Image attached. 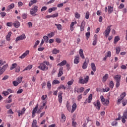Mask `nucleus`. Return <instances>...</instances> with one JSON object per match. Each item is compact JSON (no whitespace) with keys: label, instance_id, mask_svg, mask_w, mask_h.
Returning <instances> with one entry per match:
<instances>
[{"label":"nucleus","instance_id":"f257e3e1","mask_svg":"<svg viewBox=\"0 0 127 127\" xmlns=\"http://www.w3.org/2000/svg\"><path fill=\"white\" fill-rule=\"evenodd\" d=\"M37 11H38V6H35L30 10V13L31 15H32L33 16H35L37 15V14H36V12H37Z\"/></svg>","mask_w":127,"mask_h":127},{"label":"nucleus","instance_id":"f03ea898","mask_svg":"<svg viewBox=\"0 0 127 127\" xmlns=\"http://www.w3.org/2000/svg\"><path fill=\"white\" fill-rule=\"evenodd\" d=\"M100 100L102 104H103L104 106H108V105L110 104V101L109 100H108V99H105V98H104V96L103 95L100 96Z\"/></svg>","mask_w":127,"mask_h":127},{"label":"nucleus","instance_id":"7ed1b4c3","mask_svg":"<svg viewBox=\"0 0 127 127\" xmlns=\"http://www.w3.org/2000/svg\"><path fill=\"white\" fill-rule=\"evenodd\" d=\"M111 27H112V25L108 26L105 32L103 33L104 35H105L106 38H108V37L111 32Z\"/></svg>","mask_w":127,"mask_h":127},{"label":"nucleus","instance_id":"20e7f679","mask_svg":"<svg viewBox=\"0 0 127 127\" xmlns=\"http://www.w3.org/2000/svg\"><path fill=\"white\" fill-rule=\"evenodd\" d=\"M84 90L85 88H84V87H80V88H79L78 86H75L74 88V93H83Z\"/></svg>","mask_w":127,"mask_h":127},{"label":"nucleus","instance_id":"39448f33","mask_svg":"<svg viewBox=\"0 0 127 127\" xmlns=\"http://www.w3.org/2000/svg\"><path fill=\"white\" fill-rule=\"evenodd\" d=\"M38 68L42 71H47V70H48V66H47L44 63L41 64Z\"/></svg>","mask_w":127,"mask_h":127},{"label":"nucleus","instance_id":"423d86ee","mask_svg":"<svg viewBox=\"0 0 127 127\" xmlns=\"http://www.w3.org/2000/svg\"><path fill=\"white\" fill-rule=\"evenodd\" d=\"M93 105L95 106L97 110H100V109H101V102L99 100H97L94 102L93 103Z\"/></svg>","mask_w":127,"mask_h":127},{"label":"nucleus","instance_id":"0eeeda50","mask_svg":"<svg viewBox=\"0 0 127 127\" xmlns=\"http://www.w3.org/2000/svg\"><path fill=\"white\" fill-rule=\"evenodd\" d=\"M126 96H127L126 92H123L122 93V94L120 95V98L118 100V105H120V104H121V102H122V101L124 99V98H125Z\"/></svg>","mask_w":127,"mask_h":127},{"label":"nucleus","instance_id":"6e6552de","mask_svg":"<svg viewBox=\"0 0 127 127\" xmlns=\"http://www.w3.org/2000/svg\"><path fill=\"white\" fill-rule=\"evenodd\" d=\"M25 38H26V36H25V34H23L22 35L18 36L15 39V42L17 43L18 41L23 40V39H25Z\"/></svg>","mask_w":127,"mask_h":127},{"label":"nucleus","instance_id":"1a4fd4ad","mask_svg":"<svg viewBox=\"0 0 127 127\" xmlns=\"http://www.w3.org/2000/svg\"><path fill=\"white\" fill-rule=\"evenodd\" d=\"M89 64V59L88 58H86L85 59V60L84 61V63L82 64V69H87V67H88V65Z\"/></svg>","mask_w":127,"mask_h":127},{"label":"nucleus","instance_id":"9d476101","mask_svg":"<svg viewBox=\"0 0 127 127\" xmlns=\"http://www.w3.org/2000/svg\"><path fill=\"white\" fill-rule=\"evenodd\" d=\"M25 111H26V109H25V108H23L22 110H18L17 111V112L18 114V117H20V116L23 115L25 112Z\"/></svg>","mask_w":127,"mask_h":127},{"label":"nucleus","instance_id":"9b49d317","mask_svg":"<svg viewBox=\"0 0 127 127\" xmlns=\"http://www.w3.org/2000/svg\"><path fill=\"white\" fill-rule=\"evenodd\" d=\"M29 54V51H26L25 53H24L21 56L19 57L20 59H23L25 58L27 55Z\"/></svg>","mask_w":127,"mask_h":127},{"label":"nucleus","instance_id":"f8f14e48","mask_svg":"<svg viewBox=\"0 0 127 127\" xmlns=\"http://www.w3.org/2000/svg\"><path fill=\"white\" fill-rule=\"evenodd\" d=\"M38 109V104H37L33 110L32 115V118H34V117H35V114H36V112H37Z\"/></svg>","mask_w":127,"mask_h":127},{"label":"nucleus","instance_id":"ddd939ff","mask_svg":"<svg viewBox=\"0 0 127 127\" xmlns=\"http://www.w3.org/2000/svg\"><path fill=\"white\" fill-rule=\"evenodd\" d=\"M62 95H63V92L62 91H61L59 93L58 95V98H59V102L61 104L62 103Z\"/></svg>","mask_w":127,"mask_h":127},{"label":"nucleus","instance_id":"4468645a","mask_svg":"<svg viewBox=\"0 0 127 127\" xmlns=\"http://www.w3.org/2000/svg\"><path fill=\"white\" fill-rule=\"evenodd\" d=\"M79 62H80V57H79V55H77L75 57L74 63V64H78Z\"/></svg>","mask_w":127,"mask_h":127},{"label":"nucleus","instance_id":"2eb2a0df","mask_svg":"<svg viewBox=\"0 0 127 127\" xmlns=\"http://www.w3.org/2000/svg\"><path fill=\"white\" fill-rule=\"evenodd\" d=\"M63 75V67H60L59 69L58 77H61Z\"/></svg>","mask_w":127,"mask_h":127},{"label":"nucleus","instance_id":"dca6fc26","mask_svg":"<svg viewBox=\"0 0 127 127\" xmlns=\"http://www.w3.org/2000/svg\"><path fill=\"white\" fill-rule=\"evenodd\" d=\"M121 75H117L114 77L116 82H121Z\"/></svg>","mask_w":127,"mask_h":127},{"label":"nucleus","instance_id":"f3484780","mask_svg":"<svg viewBox=\"0 0 127 127\" xmlns=\"http://www.w3.org/2000/svg\"><path fill=\"white\" fill-rule=\"evenodd\" d=\"M76 109H77V104L76 103H74L72 106L71 113H74V112H75L76 110Z\"/></svg>","mask_w":127,"mask_h":127},{"label":"nucleus","instance_id":"a211bd4d","mask_svg":"<svg viewBox=\"0 0 127 127\" xmlns=\"http://www.w3.org/2000/svg\"><path fill=\"white\" fill-rule=\"evenodd\" d=\"M13 25L16 28H18L20 26V23L18 21H16L13 23Z\"/></svg>","mask_w":127,"mask_h":127},{"label":"nucleus","instance_id":"6ab92c4d","mask_svg":"<svg viewBox=\"0 0 127 127\" xmlns=\"http://www.w3.org/2000/svg\"><path fill=\"white\" fill-rule=\"evenodd\" d=\"M14 7V4L11 3L9 5H8L7 7V11H8L10 10V9H12Z\"/></svg>","mask_w":127,"mask_h":127},{"label":"nucleus","instance_id":"aec40b11","mask_svg":"<svg viewBox=\"0 0 127 127\" xmlns=\"http://www.w3.org/2000/svg\"><path fill=\"white\" fill-rule=\"evenodd\" d=\"M91 67L92 70L94 72H96V71L97 70V68L96 67V65H95L94 63H91Z\"/></svg>","mask_w":127,"mask_h":127},{"label":"nucleus","instance_id":"412c9836","mask_svg":"<svg viewBox=\"0 0 127 127\" xmlns=\"http://www.w3.org/2000/svg\"><path fill=\"white\" fill-rule=\"evenodd\" d=\"M79 53L80 57H81L82 59H85V56H84V54L83 53V50L82 49H80L79 50Z\"/></svg>","mask_w":127,"mask_h":127},{"label":"nucleus","instance_id":"4be33fe9","mask_svg":"<svg viewBox=\"0 0 127 127\" xmlns=\"http://www.w3.org/2000/svg\"><path fill=\"white\" fill-rule=\"evenodd\" d=\"M10 36H11V32H8V34L6 36V39L7 41H10Z\"/></svg>","mask_w":127,"mask_h":127},{"label":"nucleus","instance_id":"5701e85b","mask_svg":"<svg viewBox=\"0 0 127 127\" xmlns=\"http://www.w3.org/2000/svg\"><path fill=\"white\" fill-rule=\"evenodd\" d=\"M109 78V74L108 73H106L105 75L103 77V82H106L108 78Z\"/></svg>","mask_w":127,"mask_h":127},{"label":"nucleus","instance_id":"b1692460","mask_svg":"<svg viewBox=\"0 0 127 127\" xmlns=\"http://www.w3.org/2000/svg\"><path fill=\"white\" fill-rule=\"evenodd\" d=\"M108 13L110 14V13H112L114 10V8L111 6H108Z\"/></svg>","mask_w":127,"mask_h":127},{"label":"nucleus","instance_id":"393cba45","mask_svg":"<svg viewBox=\"0 0 127 127\" xmlns=\"http://www.w3.org/2000/svg\"><path fill=\"white\" fill-rule=\"evenodd\" d=\"M85 28V22H82L80 25V31H84Z\"/></svg>","mask_w":127,"mask_h":127},{"label":"nucleus","instance_id":"a878e982","mask_svg":"<svg viewBox=\"0 0 127 127\" xmlns=\"http://www.w3.org/2000/svg\"><path fill=\"white\" fill-rule=\"evenodd\" d=\"M66 63H67L66 60H64L61 63L58 64L57 66H64V65H66Z\"/></svg>","mask_w":127,"mask_h":127},{"label":"nucleus","instance_id":"bb28decb","mask_svg":"<svg viewBox=\"0 0 127 127\" xmlns=\"http://www.w3.org/2000/svg\"><path fill=\"white\" fill-rule=\"evenodd\" d=\"M8 66V64H6L5 65H3L0 70L3 71V72H4V71H5V70H6V68H7Z\"/></svg>","mask_w":127,"mask_h":127},{"label":"nucleus","instance_id":"cd10ccee","mask_svg":"<svg viewBox=\"0 0 127 127\" xmlns=\"http://www.w3.org/2000/svg\"><path fill=\"white\" fill-rule=\"evenodd\" d=\"M31 69H32V65L30 64L26 67L23 71H26L27 70H30Z\"/></svg>","mask_w":127,"mask_h":127},{"label":"nucleus","instance_id":"c85d7f7f","mask_svg":"<svg viewBox=\"0 0 127 127\" xmlns=\"http://www.w3.org/2000/svg\"><path fill=\"white\" fill-rule=\"evenodd\" d=\"M37 124V121H36V120H33L32 124V127H39L38 126H37V125H36Z\"/></svg>","mask_w":127,"mask_h":127},{"label":"nucleus","instance_id":"c756f323","mask_svg":"<svg viewBox=\"0 0 127 127\" xmlns=\"http://www.w3.org/2000/svg\"><path fill=\"white\" fill-rule=\"evenodd\" d=\"M37 2V0H31V1L29 2V6H31L32 4H34V3H36Z\"/></svg>","mask_w":127,"mask_h":127},{"label":"nucleus","instance_id":"7c9ffc66","mask_svg":"<svg viewBox=\"0 0 127 127\" xmlns=\"http://www.w3.org/2000/svg\"><path fill=\"white\" fill-rule=\"evenodd\" d=\"M75 25V22H72L71 23L70 25V29L71 31H73L74 30V25Z\"/></svg>","mask_w":127,"mask_h":127},{"label":"nucleus","instance_id":"2f4dec72","mask_svg":"<svg viewBox=\"0 0 127 127\" xmlns=\"http://www.w3.org/2000/svg\"><path fill=\"white\" fill-rule=\"evenodd\" d=\"M122 104L123 107L127 106V99H123L122 100Z\"/></svg>","mask_w":127,"mask_h":127},{"label":"nucleus","instance_id":"473e14b6","mask_svg":"<svg viewBox=\"0 0 127 127\" xmlns=\"http://www.w3.org/2000/svg\"><path fill=\"white\" fill-rule=\"evenodd\" d=\"M88 81H89V76H86V77L84 78L83 79V83L84 84H87V83H88Z\"/></svg>","mask_w":127,"mask_h":127},{"label":"nucleus","instance_id":"72a5a7b5","mask_svg":"<svg viewBox=\"0 0 127 127\" xmlns=\"http://www.w3.org/2000/svg\"><path fill=\"white\" fill-rule=\"evenodd\" d=\"M59 52H60V51H59V50H57V49H54L52 51V53L55 55L57 54V53H59Z\"/></svg>","mask_w":127,"mask_h":127},{"label":"nucleus","instance_id":"f704fd0d","mask_svg":"<svg viewBox=\"0 0 127 127\" xmlns=\"http://www.w3.org/2000/svg\"><path fill=\"white\" fill-rule=\"evenodd\" d=\"M52 84L53 85H58V84H60V81L58 80L55 79L52 82Z\"/></svg>","mask_w":127,"mask_h":127},{"label":"nucleus","instance_id":"c9c22d12","mask_svg":"<svg viewBox=\"0 0 127 127\" xmlns=\"http://www.w3.org/2000/svg\"><path fill=\"white\" fill-rule=\"evenodd\" d=\"M61 89H63L64 90H66V87L64 86L63 84H61L60 86L58 88V90H60Z\"/></svg>","mask_w":127,"mask_h":127},{"label":"nucleus","instance_id":"e433bc0d","mask_svg":"<svg viewBox=\"0 0 127 127\" xmlns=\"http://www.w3.org/2000/svg\"><path fill=\"white\" fill-rule=\"evenodd\" d=\"M55 25L57 26L58 30H61V29H62V25H61V24H55Z\"/></svg>","mask_w":127,"mask_h":127},{"label":"nucleus","instance_id":"4c0bfd02","mask_svg":"<svg viewBox=\"0 0 127 127\" xmlns=\"http://www.w3.org/2000/svg\"><path fill=\"white\" fill-rule=\"evenodd\" d=\"M16 66H17V64H16V63L12 64V65L10 66V70H13V69L15 68Z\"/></svg>","mask_w":127,"mask_h":127},{"label":"nucleus","instance_id":"58836bf2","mask_svg":"<svg viewBox=\"0 0 127 127\" xmlns=\"http://www.w3.org/2000/svg\"><path fill=\"white\" fill-rule=\"evenodd\" d=\"M11 97H12V95H10L8 96V100L7 101V103L9 104V103H11V102H12V99H11Z\"/></svg>","mask_w":127,"mask_h":127},{"label":"nucleus","instance_id":"ea45409f","mask_svg":"<svg viewBox=\"0 0 127 127\" xmlns=\"http://www.w3.org/2000/svg\"><path fill=\"white\" fill-rule=\"evenodd\" d=\"M43 38H44V41H45L46 43H48V40H49V38H48V37L47 36H44L43 37Z\"/></svg>","mask_w":127,"mask_h":127},{"label":"nucleus","instance_id":"a19ab883","mask_svg":"<svg viewBox=\"0 0 127 127\" xmlns=\"http://www.w3.org/2000/svg\"><path fill=\"white\" fill-rule=\"evenodd\" d=\"M93 99V95L92 94H90V95L88 97V103H91L92 100Z\"/></svg>","mask_w":127,"mask_h":127},{"label":"nucleus","instance_id":"79ce46f5","mask_svg":"<svg viewBox=\"0 0 127 127\" xmlns=\"http://www.w3.org/2000/svg\"><path fill=\"white\" fill-rule=\"evenodd\" d=\"M123 118H125V119H127V109L124 112Z\"/></svg>","mask_w":127,"mask_h":127},{"label":"nucleus","instance_id":"37998d69","mask_svg":"<svg viewBox=\"0 0 127 127\" xmlns=\"http://www.w3.org/2000/svg\"><path fill=\"white\" fill-rule=\"evenodd\" d=\"M75 17L76 18H80V17L81 16V15L79 14L78 12H76L74 14Z\"/></svg>","mask_w":127,"mask_h":127},{"label":"nucleus","instance_id":"c03bdc74","mask_svg":"<svg viewBox=\"0 0 127 127\" xmlns=\"http://www.w3.org/2000/svg\"><path fill=\"white\" fill-rule=\"evenodd\" d=\"M120 40V37L119 36H116L114 39V43H117Z\"/></svg>","mask_w":127,"mask_h":127},{"label":"nucleus","instance_id":"a18cd8bd","mask_svg":"<svg viewBox=\"0 0 127 127\" xmlns=\"http://www.w3.org/2000/svg\"><path fill=\"white\" fill-rule=\"evenodd\" d=\"M78 83L79 84H84V79H83V77H80L79 80L78 81Z\"/></svg>","mask_w":127,"mask_h":127},{"label":"nucleus","instance_id":"49530a36","mask_svg":"<svg viewBox=\"0 0 127 127\" xmlns=\"http://www.w3.org/2000/svg\"><path fill=\"white\" fill-rule=\"evenodd\" d=\"M47 86L49 90L51 89V83H50V81H48L47 83Z\"/></svg>","mask_w":127,"mask_h":127},{"label":"nucleus","instance_id":"de8ad7c7","mask_svg":"<svg viewBox=\"0 0 127 127\" xmlns=\"http://www.w3.org/2000/svg\"><path fill=\"white\" fill-rule=\"evenodd\" d=\"M22 81V77H19L17 79V82L19 83V84H20L21 83V81Z\"/></svg>","mask_w":127,"mask_h":127},{"label":"nucleus","instance_id":"09e8293b","mask_svg":"<svg viewBox=\"0 0 127 127\" xmlns=\"http://www.w3.org/2000/svg\"><path fill=\"white\" fill-rule=\"evenodd\" d=\"M109 87L111 89H113V88H114V82L113 81H110Z\"/></svg>","mask_w":127,"mask_h":127},{"label":"nucleus","instance_id":"8fccbe9b","mask_svg":"<svg viewBox=\"0 0 127 127\" xmlns=\"http://www.w3.org/2000/svg\"><path fill=\"white\" fill-rule=\"evenodd\" d=\"M48 36L50 38H51V37H53V36H54V33L51 32V33L48 34Z\"/></svg>","mask_w":127,"mask_h":127},{"label":"nucleus","instance_id":"3c124183","mask_svg":"<svg viewBox=\"0 0 127 127\" xmlns=\"http://www.w3.org/2000/svg\"><path fill=\"white\" fill-rule=\"evenodd\" d=\"M74 82L73 80H71L67 82V85L68 86H71V85H73V82Z\"/></svg>","mask_w":127,"mask_h":127},{"label":"nucleus","instance_id":"603ef678","mask_svg":"<svg viewBox=\"0 0 127 127\" xmlns=\"http://www.w3.org/2000/svg\"><path fill=\"white\" fill-rule=\"evenodd\" d=\"M47 101H43V106L41 107V109H43V108H44V107H45V105H46V103H47Z\"/></svg>","mask_w":127,"mask_h":127},{"label":"nucleus","instance_id":"864d4df0","mask_svg":"<svg viewBox=\"0 0 127 127\" xmlns=\"http://www.w3.org/2000/svg\"><path fill=\"white\" fill-rule=\"evenodd\" d=\"M89 92H90V88H88L87 89H86L84 93H83V95H84V96H86V95H87V94H88V93H89Z\"/></svg>","mask_w":127,"mask_h":127},{"label":"nucleus","instance_id":"5fc2aeb1","mask_svg":"<svg viewBox=\"0 0 127 127\" xmlns=\"http://www.w3.org/2000/svg\"><path fill=\"white\" fill-rule=\"evenodd\" d=\"M40 42L39 41V40H37L34 46V48H36V47L37 46V45H38V44H39V43Z\"/></svg>","mask_w":127,"mask_h":127},{"label":"nucleus","instance_id":"6e6d98bb","mask_svg":"<svg viewBox=\"0 0 127 127\" xmlns=\"http://www.w3.org/2000/svg\"><path fill=\"white\" fill-rule=\"evenodd\" d=\"M121 52V48L118 47L116 48V53L117 54H119Z\"/></svg>","mask_w":127,"mask_h":127},{"label":"nucleus","instance_id":"4d7b16f0","mask_svg":"<svg viewBox=\"0 0 127 127\" xmlns=\"http://www.w3.org/2000/svg\"><path fill=\"white\" fill-rule=\"evenodd\" d=\"M85 35H86V39L87 40H88V39H89V37H90V32H87Z\"/></svg>","mask_w":127,"mask_h":127},{"label":"nucleus","instance_id":"13d9d810","mask_svg":"<svg viewBox=\"0 0 127 127\" xmlns=\"http://www.w3.org/2000/svg\"><path fill=\"white\" fill-rule=\"evenodd\" d=\"M124 7H125V5H124V4H123V3H121L118 7V8L119 9H122V8H124Z\"/></svg>","mask_w":127,"mask_h":127},{"label":"nucleus","instance_id":"bf43d9fd","mask_svg":"<svg viewBox=\"0 0 127 127\" xmlns=\"http://www.w3.org/2000/svg\"><path fill=\"white\" fill-rule=\"evenodd\" d=\"M0 14L1 16H2V17H4V16H5V15H6V13L4 12H1L0 13Z\"/></svg>","mask_w":127,"mask_h":127},{"label":"nucleus","instance_id":"052dcab7","mask_svg":"<svg viewBox=\"0 0 127 127\" xmlns=\"http://www.w3.org/2000/svg\"><path fill=\"white\" fill-rule=\"evenodd\" d=\"M18 84H19L18 81H13V85L16 87V86L18 85Z\"/></svg>","mask_w":127,"mask_h":127},{"label":"nucleus","instance_id":"680f3d73","mask_svg":"<svg viewBox=\"0 0 127 127\" xmlns=\"http://www.w3.org/2000/svg\"><path fill=\"white\" fill-rule=\"evenodd\" d=\"M47 98V95H44L42 96L41 99L43 101H45V99Z\"/></svg>","mask_w":127,"mask_h":127},{"label":"nucleus","instance_id":"e2e57ef3","mask_svg":"<svg viewBox=\"0 0 127 127\" xmlns=\"http://www.w3.org/2000/svg\"><path fill=\"white\" fill-rule=\"evenodd\" d=\"M111 56H112V53H111V51H108L107 52V54L106 55V57H111Z\"/></svg>","mask_w":127,"mask_h":127},{"label":"nucleus","instance_id":"0e129e2a","mask_svg":"<svg viewBox=\"0 0 127 127\" xmlns=\"http://www.w3.org/2000/svg\"><path fill=\"white\" fill-rule=\"evenodd\" d=\"M13 25L12 22H7L6 23V25L7 26H9V27H11V26Z\"/></svg>","mask_w":127,"mask_h":127},{"label":"nucleus","instance_id":"69168bd1","mask_svg":"<svg viewBox=\"0 0 127 127\" xmlns=\"http://www.w3.org/2000/svg\"><path fill=\"white\" fill-rule=\"evenodd\" d=\"M62 119L64 120V122L66 121V116L64 114H62Z\"/></svg>","mask_w":127,"mask_h":127},{"label":"nucleus","instance_id":"338daca9","mask_svg":"<svg viewBox=\"0 0 127 127\" xmlns=\"http://www.w3.org/2000/svg\"><path fill=\"white\" fill-rule=\"evenodd\" d=\"M89 12L87 11L85 15V18L86 19H89Z\"/></svg>","mask_w":127,"mask_h":127},{"label":"nucleus","instance_id":"774afa93","mask_svg":"<svg viewBox=\"0 0 127 127\" xmlns=\"http://www.w3.org/2000/svg\"><path fill=\"white\" fill-rule=\"evenodd\" d=\"M57 16H58V13H56L52 15V17L53 18L57 17Z\"/></svg>","mask_w":127,"mask_h":127}]
</instances>
